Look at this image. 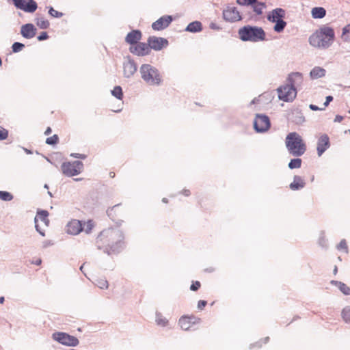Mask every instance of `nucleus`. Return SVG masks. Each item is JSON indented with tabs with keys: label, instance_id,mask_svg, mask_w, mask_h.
<instances>
[{
	"label": "nucleus",
	"instance_id": "nucleus-1",
	"mask_svg": "<svg viewBox=\"0 0 350 350\" xmlns=\"http://www.w3.org/2000/svg\"><path fill=\"white\" fill-rule=\"evenodd\" d=\"M287 81L286 85L278 88L279 98L285 102L293 101L295 98L296 88L302 84L304 79L301 73L294 72L289 75Z\"/></svg>",
	"mask_w": 350,
	"mask_h": 350
},
{
	"label": "nucleus",
	"instance_id": "nucleus-2",
	"mask_svg": "<svg viewBox=\"0 0 350 350\" xmlns=\"http://www.w3.org/2000/svg\"><path fill=\"white\" fill-rule=\"evenodd\" d=\"M334 38V29L327 25H323L310 36L309 43L313 47L325 49L332 44Z\"/></svg>",
	"mask_w": 350,
	"mask_h": 350
},
{
	"label": "nucleus",
	"instance_id": "nucleus-3",
	"mask_svg": "<svg viewBox=\"0 0 350 350\" xmlns=\"http://www.w3.org/2000/svg\"><path fill=\"white\" fill-rule=\"evenodd\" d=\"M285 144L288 152L294 157H300L306 150L305 142L296 132H292L287 135Z\"/></svg>",
	"mask_w": 350,
	"mask_h": 350
},
{
	"label": "nucleus",
	"instance_id": "nucleus-4",
	"mask_svg": "<svg viewBox=\"0 0 350 350\" xmlns=\"http://www.w3.org/2000/svg\"><path fill=\"white\" fill-rule=\"evenodd\" d=\"M139 72L142 79L148 85H159L163 81L159 70L150 64H142L140 66Z\"/></svg>",
	"mask_w": 350,
	"mask_h": 350
},
{
	"label": "nucleus",
	"instance_id": "nucleus-5",
	"mask_svg": "<svg viewBox=\"0 0 350 350\" xmlns=\"http://www.w3.org/2000/svg\"><path fill=\"white\" fill-rule=\"evenodd\" d=\"M239 35L243 41L259 42L265 40V32L258 27L244 26L239 30Z\"/></svg>",
	"mask_w": 350,
	"mask_h": 350
},
{
	"label": "nucleus",
	"instance_id": "nucleus-6",
	"mask_svg": "<svg viewBox=\"0 0 350 350\" xmlns=\"http://www.w3.org/2000/svg\"><path fill=\"white\" fill-rule=\"evenodd\" d=\"M83 164L81 161L64 162L61 166L62 173L67 176H74L81 172Z\"/></svg>",
	"mask_w": 350,
	"mask_h": 350
},
{
	"label": "nucleus",
	"instance_id": "nucleus-7",
	"mask_svg": "<svg viewBox=\"0 0 350 350\" xmlns=\"http://www.w3.org/2000/svg\"><path fill=\"white\" fill-rule=\"evenodd\" d=\"M53 338L59 343L66 345L75 347L79 344V340L72 336L64 332H56L53 334Z\"/></svg>",
	"mask_w": 350,
	"mask_h": 350
},
{
	"label": "nucleus",
	"instance_id": "nucleus-8",
	"mask_svg": "<svg viewBox=\"0 0 350 350\" xmlns=\"http://www.w3.org/2000/svg\"><path fill=\"white\" fill-rule=\"evenodd\" d=\"M49 213L46 211H40L35 217V224L36 230L42 235L44 236V232L42 230L40 223L44 226H48L49 220L48 218Z\"/></svg>",
	"mask_w": 350,
	"mask_h": 350
},
{
	"label": "nucleus",
	"instance_id": "nucleus-9",
	"mask_svg": "<svg viewBox=\"0 0 350 350\" xmlns=\"http://www.w3.org/2000/svg\"><path fill=\"white\" fill-rule=\"evenodd\" d=\"M14 5L25 12H33L36 10L37 3L33 0H12Z\"/></svg>",
	"mask_w": 350,
	"mask_h": 350
},
{
	"label": "nucleus",
	"instance_id": "nucleus-10",
	"mask_svg": "<svg viewBox=\"0 0 350 350\" xmlns=\"http://www.w3.org/2000/svg\"><path fill=\"white\" fill-rule=\"evenodd\" d=\"M254 129L258 132H264L267 131L270 127L269 119L266 116L257 115L254 123Z\"/></svg>",
	"mask_w": 350,
	"mask_h": 350
},
{
	"label": "nucleus",
	"instance_id": "nucleus-11",
	"mask_svg": "<svg viewBox=\"0 0 350 350\" xmlns=\"http://www.w3.org/2000/svg\"><path fill=\"white\" fill-rule=\"evenodd\" d=\"M129 50L131 53L138 56H145L150 53L148 43L144 42H137L135 45L131 46Z\"/></svg>",
	"mask_w": 350,
	"mask_h": 350
},
{
	"label": "nucleus",
	"instance_id": "nucleus-12",
	"mask_svg": "<svg viewBox=\"0 0 350 350\" xmlns=\"http://www.w3.org/2000/svg\"><path fill=\"white\" fill-rule=\"evenodd\" d=\"M150 49L154 51H160L168 45V41L163 38L151 36L148 39Z\"/></svg>",
	"mask_w": 350,
	"mask_h": 350
},
{
	"label": "nucleus",
	"instance_id": "nucleus-13",
	"mask_svg": "<svg viewBox=\"0 0 350 350\" xmlns=\"http://www.w3.org/2000/svg\"><path fill=\"white\" fill-rule=\"evenodd\" d=\"M200 322V319L195 316H183L178 321L179 325L184 330H189L193 325Z\"/></svg>",
	"mask_w": 350,
	"mask_h": 350
},
{
	"label": "nucleus",
	"instance_id": "nucleus-14",
	"mask_svg": "<svg viewBox=\"0 0 350 350\" xmlns=\"http://www.w3.org/2000/svg\"><path fill=\"white\" fill-rule=\"evenodd\" d=\"M224 18L229 22H236L241 19L239 12L235 7H228L223 12Z\"/></svg>",
	"mask_w": 350,
	"mask_h": 350
},
{
	"label": "nucleus",
	"instance_id": "nucleus-15",
	"mask_svg": "<svg viewBox=\"0 0 350 350\" xmlns=\"http://www.w3.org/2000/svg\"><path fill=\"white\" fill-rule=\"evenodd\" d=\"M172 21V17L169 15L163 16L152 24V28L160 31L167 27Z\"/></svg>",
	"mask_w": 350,
	"mask_h": 350
},
{
	"label": "nucleus",
	"instance_id": "nucleus-16",
	"mask_svg": "<svg viewBox=\"0 0 350 350\" xmlns=\"http://www.w3.org/2000/svg\"><path fill=\"white\" fill-rule=\"evenodd\" d=\"M83 224L78 219H72L66 226V230L68 234L77 235L83 231Z\"/></svg>",
	"mask_w": 350,
	"mask_h": 350
},
{
	"label": "nucleus",
	"instance_id": "nucleus-17",
	"mask_svg": "<svg viewBox=\"0 0 350 350\" xmlns=\"http://www.w3.org/2000/svg\"><path fill=\"white\" fill-rule=\"evenodd\" d=\"M137 70L136 64L133 60L128 59L123 64V72L126 77L133 76Z\"/></svg>",
	"mask_w": 350,
	"mask_h": 350
},
{
	"label": "nucleus",
	"instance_id": "nucleus-18",
	"mask_svg": "<svg viewBox=\"0 0 350 350\" xmlns=\"http://www.w3.org/2000/svg\"><path fill=\"white\" fill-rule=\"evenodd\" d=\"M329 146V139L327 135H321L317 144L318 155L321 156Z\"/></svg>",
	"mask_w": 350,
	"mask_h": 350
},
{
	"label": "nucleus",
	"instance_id": "nucleus-19",
	"mask_svg": "<svg viewBox=\"0 0 350 350\" xmlns=\"http://www.w3.org/2000/svg\"><path fill=\"white\" fill-rule=\"evenodd\" d=\"M36 29L32 24H26L21 27V33L22 36L27 39L32 38L36 35Z\"/></svg>",
	"mask_w": 350,
	"mask_h": 350
},
{
	"label": "nucleus",
	"instance_id": "nucleus-20",
	"mask_svg": "<svg viewBox=\"0 0 350 350\" xmlns=\"http://www.w3.org/2000/svg\"><path fill=\"white\" fill-rule=\"evenodd\" d=\"M141 31L139 30H133L127 34L125 40L127 43L130 44L131 46H133L137 44L138 41L141 40Z\"/></svg>",
	"mask_w": 350,
	"mask_h": 350
},
{
	"label": "nucleus",
	"instance_id": "nucleus-21",
	"mask_svg": "<svg viewBox=\"0 0 350 350\" xmlns=\"http://www.w3.org/2000/svg\"><path fill=\"white\" fill-rule=\"evenodd\" d=\"M285 17V11L282 8H276L272 10L267 16V19L272 22Z\"/></svg>",
	"mask_w": 350,
	"mask_h": 350
},
{
	"label": "nucleus",
	"instance_id": "nucleus-22",
	"mask_svg": "<svg viewBox=\"0 0 350 350\" xmlns=\"http://www.w3.org/2000/svg\"><path fill=\"white\" fill-rule=\"evenodd\" d=\"M305 182L303 178L299 176H295L293 181L290 184L289 187L292 190H299L305 186Z\"/></svg>",
	"mask_w": 350,
	"mask_h": 350
},
{
	"label": "nucleus",
	"instance_id": "nucleus-23",
	"mask_svg": "<svg viewBox=\"0 0 350 350\" xmlns=\"http://www.w3.org/2000/svg\"><path fill=\"white\" fill-rule=\"evenodd\" d=\"M331 284L336 286L345 295H350V287L346 284L336 280H332Z\"/></svg>",
	"mask_w": 350,
	"mask_h": 350
},
{
	"label": "nucleus",
	"instance_id": "nucleus-24",
	"mask_svg": "<svg viewBox=\"0 0 350 350\" xmlns=\"http://www.w3.org/2000/svg\"><path fill=\"white\" fill-rule=\"evenodd\" d=\"M312 16L314 18H322L326 14V10L322 7H315L312 9Z\"/></svg>",
	"mask_w": 350,
	"mask_h": 350
},
{
	"label": "nucleus",
	"instance_id": "nucleus-25",
	"mask_svg": "<svg viewBox=\"0 0 350 350\" xmlns=\"http://www.w3.org/2000/svg\"><path fill=\"white\" fill-rule=\"evenodd\" d=\"M202 23L199 21H194L189 23L186 28V30L190 32H199L202 31Z\"/></svg>",
	"mask_w": 350,
	"mask_h": 350
},
{
	"label": "nucleus",
	"instance_id": "nucleus-26",
	"mask_svg": "<svg viewBox=\"0 0 350 350\" xmlns=\"http://www.w3.org/2000/svg\"><path fill=\"white\" fill-rule=\"evenodd\" d=\"M325 70L321 67H315L310 72V76L312 79H318L324 77Z\"/></svg>",
	"mask_w": 350,
	"mask_h": 350
},
{
	"label": "nucleus",
	"instance_id": "nucleus-27",
	"mask_svg": "<svg viewBox=\"0 0 350 350\" xmlns=\"http://www.w3.org/2000/svg\"><path fill=\"white\" fill-rule=\"evenodd\" d=\"M283 19L284 18H281V19L272 21V23H275L273 27L275 31L280 33L284 29L285 27L286 26V23Z\"/></svg>",
	"mask_w": 350,
	"mask_h": 350
},
{
	"label": "nucleus",
	"instance_id": "nucleus-28",
	"mask_svg": "<svg viewBox=\"0 0 350 350\" xmlns=\"http://www.w3.org/2000/svg\"><path fill=\"white\" fill-rule=\"evenodd\" d=\"M253 5L254 12L260 15L262 14L263 10L266 8V5L264 3H254Z\"/></svg>",
	"mask_w": 350,
	"mask_h": 350
},
{
	"label": "nucleus",
	"instance_id": "nucleus-29",
	"mask_svg": "<svg viewBox=\"0 0 350 350\" xmlns=\"http://www.w3.org/2000/svg\"><path fill=\"white\" fill-rule=\"evenodd\" d=\"M120 206L121 204H120L108 208L107 211L108 215L113 218L116 217L117 216V212H121Z\"/></svg>",
	"mask_w": 350,
	"mask_h": 350
},
{
	"label": "nucleus",
	"instance_id": "nucleus-30",
	"mask_svg": "<svg viewBox=\"0 0 350 350\" xmlns=\"http://www.w3.org/2000/svg\"><path fill=\"white\" fill-rule=\"evenodd\" d=\"M37 26L42 29H47L49 27V22L43 17L36 18Z\"/></svg>",
	"mask_w": 350,
	"mask_h": 350
},
{
	"label": "nucleus",
	"instance_id": "nucleus-31",
	"mask_svg": "<svg viewBox=\"0 0 350 350\" xmlns=\"http://www.w3.org/2000/svg\"><path fill=\"white\" fill-rule=\"evenodd\" d=\"M342 319L348 323H350V306L344 308L341 312Z\"/></svg>",
	"mask_w": 350,
	"mask_h": 350
},
{
	"label": "nucleus",
	"instance_id": "nucleus-32",
	"mask_svg": "<svg viewBox=\"0 0 350 350\" xmlns=\"http://www.w3.org/2000/svg\"><path fill=\"white\" fill-rule=\"evenodd\" d=\"M342 39L345 42H350V24L347 25L343 28Z\"/></svg>",
	"mask_w": 350,
	"mask_h": 350
},
{
	"label": "nucleus",
	"instance_id": "nucleus-33",
	"mask_svg": "<svg viewBox=\"0 0 350 350\" xmlns=\"http://www.w3.org/2000/svg\"><path fill=\"white\" fill-rule=\"evenodd\" d=\"M113 232H102L100 235L98 237L97 242L98 243H104L105 242V239H107L109 237H112Z\"/></svg>",
	"mask_w": 350,
	"mask_h": 350
},
{
	"label": "nucleus",
	"instance_id": "nucleus-34",
	"mask_svg": "<svg viewBox=\"0 0 350 350\" xmlns=\"http://www.w3.org/2000/svg\"><path fill=\"white\" fill-rule=\"evenodd\" d=\"M111 94L113 96L118 99L122 100L123 97V92L120 86H116L111 91Z\"/></svg>",
	"mask_w": 350,
	"mask_h": 350
},
{
	"label": "nucleus",
	"instance_id": "nucleus-35",
	"mask_svg": "<svg viewBox=\"0 0 350 350\" xmlns=\"http://www.w3.org/2000/svg\"><path fill=\"white\" fill-rule=\"evenodd\" d=\"M301 165V159L297 158L291 159L288 163V167L290 169L299 168Z\"/></svg>",
	"mask_w": 350,
	"mask_h": 350
},
{
	"label": "nucleus",
	"instance_id": "nucleus-36",
	"mask_svg": "<svg viewBox=\"0 0 350 350\" xmlns=\"http://www.w3.org/2000/svg\"><path fill=\"white\" fill-rule=\"evenodd\" d=\"M156 322L157 325L162 327H165L168 324V320L163 317L161 314L157 315Z\"/></svg>",
	"mask_w": 350,
	"mask_h": 350
},
{
	"label": "nucleus",
	"instance_id": "nucleus-37",
	"mask_svg": "<svg viewBox=\"0 0 350 350\" xmlns=\"http://www.w3.org/2000/svg\"><path fill=\"white\" fill-rule=\"evenodd\" d=\"M96 285L101 289H105L108 288V282L105 278H98L96 280Z\"/></svg>",
	"mask_w": 350,
	"mask_h": 350
},
{
	"label": "nucleus",
	"instance_id": "nucleus-38",
	"mask_svg": "<svg viewBox=\"0 0 350 350\" xmlns=\"http://www.w3.org/2000/svg\"><path fill=\"white\" fill-rule=\"evenodd\" d=\"M0 199L3 201H11L13 199V196L10 192L0 191Z\"/></svg>",
	"mask_w": 350,
	"mask_h": 350
},
{
	"label": "nucleus",
	"instance_id": "nucleus-39",
	"mask_svg": "<svg viewBox=\"0 0 350 350\" xmlns=\"http://www.w3.org/2000/svg\"><path fill=\"white\" fill-rule=\"evenodd\" d=\"M94 227V223L92 220L90 219L83 224V230L86 233H90Z\"/></svg>",
	"mask_w": 350,
	"mask_h": 350
},
{
	"label": "nucleus",
	"instance_id": "nucleus-40",
	"mask_svg": "<svg viewBox=\"0 0 350 350\" xmlns=\"http://www.w3.org/2000/svg\"><path fill=\"white\" fill-rule=\"evenodd\" d=\"M59 141V137L57 135H53L51 137H49L46 139V143L49 145H55Z\"/></svg>",
	"mask_w": 350,
	"mask_h": 350
},
{
	"label": "nucleus",
	"instance_id": "nucleus-41",
	"mask_svg": "<svg viewBox=\"0 0 350 350\" xmlns=\"http://www.w3.org/2000/svg\"><path fill=\"white\" fill-rule=\"evenodd\" d=\"M25 45L20 42H14L12 45V51L14 53H17L21 51Z\"/></svg>",
	"mask_w": 350,
	"mask_h": 350
},
{
	"label": "nucleus",
	"instance_id": "nucleus-42",
	"mask_svg": "<svg viewBox=\"0 0 350 350\" xmlns=\"http://www.w3.org/2000/svg\"><path fill=\"white\" fill-rule=\"evenodd\" d=\"M8 136V131L0 126V140L5 139Z\"/></svg>",
	"mask_w": 350,
	"mask_h": 350
},
{
	"label": "nucleus",
	"instance_id": "nucleus-43",
	"mask_svg": "<svg viewBox=\"0 0 350 350\" xmlns=\"http://www.w3.org/2000/svg\"><path fill=\"white\" fill-rule=\"evenodd\" d=\"M257 0H237V3L241 5H252Z\"/></svg>",
	"mask_w": 350,
	"mask_h": 350
},
{
	"label": "nucleus",
	"instance_id": "nucleus-44",
	"mask_svg": "<svg viewBox=\"0 0 350 350\" xmlns=\"http://www.w3.org/2000/svg\"><path fill=\"white\" fill-rule=\"evenodd\" d=\"M201 286V284L199 281L193 282L191 286L190 290L192 291H198Z\"/></svg>",
	"mask_w": 350,
	"mask_h": 350
},
{
	"label": "nucleus",
	"instance_id": "nucleus-45",
	"mask_svg": "<svg viewBox=\"0 0 350 350\" xmlns=\"http://www.w3.org/2000/svg\"><path fill=\"white\" fill-rule=\"evenodd\" d=\"M49 14L53 16V17H61L62 16L63 14L61 12H59L58 11L54 10L53 8H51L49 11Z\"/></svg>",
	"mask_w": 350,
	"mask_h": 350
},
{
	"label": "nucleus",
	"instance_id": "nucleus-46",
	"mask_svg": "<svg viewBox=\"0 0 350 350\" xmlns=\"http://www.w3.org/2000/svg\"><path fill=\"white\" fill-rule=\"evenodd\" d=\"M338 248L339 250H347V245L346 241L345 240L341 241L340 242L339 245H338Z\"/></svg>",
	"mask_w": 350,
	"mask_h": 350
},
{
	"label": "nucleus",
	"instance_id": "nucleus-47",
	"mask_svg": "<svg viewBox=\"0 0 350 350\" xmlns=\"http://www.w3.org/2000/svg\"><path fill=\"white\" fill-rule=\"evenodd\" d=\"M206 301L204 300H200L198 303V308L202 310L206 306Z\"/></svg>",
	"mask_w": 350,
	"mask_h": 350
},
{
	"label": "nucleus",
	"instance_id": "nucleus-48",
	"mask_svg": "<svg viewBox=\"0 0 350 350\" xmlns=\"http://www.w3.org/2000/svg\"><path fill=\"white\" fill-rule=\"evenodd\" d=\"M309 107L311 110L312 111H319V110H324L325 109V107H319L318 106L315 105H313V104H310L309 105Z\"/></svg>",
	"mask_w": 350,
	"mask_h": 350
},
{
	"label": "nucleus",
	"instance_id": "nucleus-49",
	"mask_svg": "<svg viewBox=\"0 0 350 350\" xmlns=\"http://www.w3.org/2000/svg\"><path fill=\"white\" fill-rule=\"evenodd\" d=\"M332 100H333V96H327L326 97V100L323 104L325 109L329 105V103L332 102Z\"/></svg>",
	"mask_w": 350,
	"mask_h": 350
},
{
	"label": "nucleus",
	"instance_id": "nucleus-50",
	"mask_svg": "<svg viewBox=\"0 0 350 350\" xmlns=\"http://www.w3.org/2000/svg\"><path fill=\"white\" fill-rule=\"evenodd\" d=\"M48 38V35L46 32H42L40 35L38 37V40L42 41Z\"/></svg>",
	"mask_w": 350,
	"mask_h": 350
},
{
	"label": "nucleus",
	"instance_id": "nucleus-51",
	"mask_svg": "<svg viewBox=\"0 0 350 350\" xmlns=\"http://www.w3.org/2000/svg\"><path fill=\"white\" fill-rule=\"evenodd\" d=\"M71 156L73 157H75V158L83 159L86 158V156L85 154H72Z\"/></svg>",
	"mask_w": 350,
	"mask_h": 350
},
{
	"label": "nucleus",
	"instance_id": "nucleus-52",
	"mask_svg": "<svg viewBox=\"0 0 350 350\" xmlns=\"http://www.w3.org/2000/svg\"><path fill=\"white\" fill-rule=\"evenodd\" d=\"M342 120H343V117L342 116L337 115L335 117L334 122H340L342 121Z\"/></svg>",
	"mask_w": 350,
	"mask_h": 350
},
{
	"label": "nucleus",
	"instance_id": "nucleus-53",
	"mask_svg": "<svg viewBox=\"0 0 350 350\" xmlns=\"http://www.w3.org/2000/svg\"><path fill=\"white\" fill-rule=\"evenodd\" d=\"M51 129L50 127H48V128L46 129V131H45V132H44V134H45L46 135H49V134H51Z\"/></svg>",
	"mask_w": 350,
	"mask_h": 350
},
{
	"label": "nucleus",
	"instance_id": "nucleus-54",
	"mask_svg": "<svg viewBox=\"0 0 350 350\" xmlns=\"http://www.w3.org/2000/svg\"><path fill=\"white\" fill-rule=\"evenodd\" d=\"M211 28L213 29H217L218 28L216 27L215 24L214 23H212L211 24Z\"/></svg>",
	"mask_w": 350,
	"mask_h": 350
},
{
	"label": "nucleus",
	"instance_id": "nucleus-55",
	"mask_svg": "<svg viewBox=\"0 0 350 350\" xmlns=\"http://www.w3.org/2000/svg\"><path fill=\"white\" fill-rule=\"evenodd\" d=\"M4 300H5V299H4V297H0V303H1V304H3L4 303Z\"/></svg>",
	"mask_w": 350,
	"mask_h": 350
},
{
	"label": "nucleus",
	"instance_id": "nucleus-56",
	"mask_svg": "<svg viewBox=\"0 0 350 350\" xmlns=\"http://www.w3.org/2000/svg\"><path fill=\"white\" fill-rule=\"evenodd\" d=\"M109 176H110V177L113 178L115 176V172H110Z\"/></svg>",
	"mask_w": 350,
	"mask_h": 350
},
{
	"label": "nucleus",
	"instance_id": "nucleus-57",
	"mask_svg": "<svg viewBox=\"0 0 350 350\" xmlns=\"http://www.w3.org/2000/svg\"><path fill=\"white\" fill-rule=\"evenodd\" d=\"M337 271H338V268L337 267H335L334 269V274H336L337 273Z\"/></svg>",
	"mask_w": 350,
	"mask_h": 350
},
{
	"label": "nucleus",
	"instance_id": "nucleus-58",
	"mask_svg": "<svg viewBox=\"0 0 350 350\" xmlns=\"http://www.w3.org/2000/svg\"><path fill=\"white\" fill-rule=\"evenodd\" d=\"M163 202H165V203H167L168 202V200L166 198H163Z\"/></svg>",
	"mask_w": 350,
	"mask_h": 350
},
{
	"label": "nucleus",
	"instance_id": "nucleus-59",
	"mask_svg": "<svg viewBox=\"0 0 350 350\" xmlns=\"http://www.w3.org/2000/svg\"><path fill=\"white\" fill-rule=\"evenodd\" d=\"M40 263H41V260H38L36 262L37 265H40Z\"/></svg>",
	"mask_w": 350,
	"mask_h": 350
},
{
	"label": "nucleus",
	"instance_id": "nucleus-60",
	"mask_svg": "<svg viewBox=\"0 0 350 350\" xmlns=\"http://www.w3.org/2000/svg\"><path fill=\"white\" fill-rule=\"evenodd\" d=\"M107 245H108V246H109V247H113V244L108 243V244H107Z\"/></svg>",
	"mask_w": 350,
	"mask_h": 350
},
{
	"label": "nucleus",
	"instance_id": "nucleus-61",
	"mask_svg": "<svg viewBox=\"0 0 350 350\" xmlns=\"http://www.w3.org/2000/svg\"><path fill=\"white\" fill-rule=\"evenodd\" d=\"M189 193V191H187V192H185L186 196L189 195V193Z\"/></svg>",
	"mask_w": 350,
	"mask_h": 350
},
{
	"label": "nucleus",
	"instance_id": "nucleus-62",
	"mask_svg": "<svg viewBox=\"0 0 350 350\" xmlns=\"http://www.w3.org/2000/svg\"><path fill=\"white\" fill-rule=\"evenodd\" d=\"M189 193V191H187V192H185L186 196L189 195V193Z\"/></svg>",
	"mask_w": 350,
	"mask_h": 350
},
{
	"label": "nucleus",
	"instance_id": "nucleus-63",
	"mask_svg": "<svg viewBox=\"0 0 350 350\" xmlns=\"http://www.w3.org/2000/svg\"><path fill=\"white\" fill-rule=\"evenodd\" d=\"M189 193V191H187V192H185L186 196L189 195V193Z\"/></svg>",
	"mask_w": 350,
	"mask_h": 350
},
{
	"label": "nucleus",
	"instance_id": "nucleus-64",
	"mask_svg": "<svg viewBox=\"0 0 350 350\" xmlns=\"http://www.w3.org/2000/svg\"><path fill=\"white\" fill-rule=\"evenodd\" d=\"M214 270V269H211L209 270V271H213Z\"/></svg>",
	"mask_w": 350,
	"mask_h": 350
}]
</instances>
